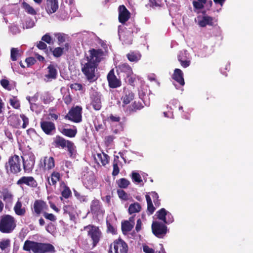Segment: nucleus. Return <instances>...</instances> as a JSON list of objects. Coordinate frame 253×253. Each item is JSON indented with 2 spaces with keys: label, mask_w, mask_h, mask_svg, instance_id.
I'll use <instances>...</instances> for the list:
<instances>
[{
  "label": "nucleus",
  "mask_w": 253,
  "mask_h": 253,
  "mask_svg": "<svg viewBox=\"0 0 253 253\" xmlns=\"http://www.w3.org/2000/svg\"><path fill=\"white\" fill-rule=\"evenodd\" d=\"M89 56L81 61V70L86 79L92 83L98 79L96 72L99 63L103 58L104 52L101 49L92 48L89 50Z\"/></svg>",
  "instance_id": "obj_1"
},
{
  "label": "nucleus",
  "mask_w": 253,
  "mask_h": 253,
  "mask_svg": "<svg viewBox=\"0 0 253 253\" xmlns=\"http://www.w3.org/2000/svg\"><path fill=\"white\" fill-rule=\"evenodd\" d=\"M23 250L25 251H32L33 253H54L55 252L54 246L49 243H39L27 240L25 241Z\"/></svg>",
  "instance_id": "obj_2"
},
{
  "label": "nucleus",
  "mask_w": 253,
  "mask_h": 253,
  "mask_svg": "<svg viewBox=\"0 0 253 253\" xmlns=\"http://www.w3.org/2000/svg\"><path fill=\"white\" fill-rule=\"evenodd\" d=\"M16 226V220L9 214H4L0 217V232L9 234L13 232Z\"/></svg>",
  "instance_id": "obj_3"
},
{
  "label": "nucleus",
  "mask_w": 253,
  "mask_h": 253,
  "mask_svg": "<svg viewBox=\"0 0 253 253\" xmlns=\"http://www.w3.org/2000/svg\"><path fill=\"white\" fill-rule=\"evenodd\" d=\"M5 167L7 173H19L21 170L19 157L16 155L10 157L8 162L5 164Z\"/></svg>",
  "instance_id": "obj_4"
},
{
  "label": "nucleus",
  "mask_w": 253,
  "mask_h": 253,
  "mask_svg": "<svg viewBox=\"0 0 253 253\" xmlns=\"http://www.w3.org/2000/svg\"><path fill=\"white\" fill-rule=\"evenodd\" d=\"M84 229H88L87 236L92 241V247L94 248L99 242L102 237V232L99 227L93 225H88L84 227Z\"/></svg>",
  "instance_id": "obj_5"
},
{
  "label": "nucleus",
  "mask_w": 253,
  "mask_h": 253,
  "mask_svg": "<svg viewBox=\"0 0 253 253\" xmlns=\"http://www.w3.org/2000/svg\"><path fill=\"white\" fill-rule=\"evenodd\" d=\"M127 253L128 246L127 244L122 239L115 240L109 247V253Z\"/></svg>",
  "instance_id": "obj_6"
},
{
  "label": "nucleus",
  "mask_w": 253,
  "mask_h": 253,
  "mask_svg": "<svg viewBox=\"0 0 253 253\" xmlns=\"http://www.w3.org/2000/svg\"><path fill=\"white\" fill-rule=\"evenodd\" d=\"M54 145L56 148L64 149L67 147L69 152L72 155L74 150V144L71 141L66 140L63 137L57 135L53 141Z\"/></svg>",
  "instance_id": "obj_7"
},
{
  "label": "nucleus",
  "mask_w": 253,
  "mask_h": 253,
  "mask_svg": "<svg viewBox=\"0 0 253 253\" xmlns=\"http://www.w3.org/2000/svg\"><path fill=\"white\" fill-rule=\"evenodd\" d=\"M23 161V169L25 172H30L34 168L35 163V156L31 152L23 154L21 157Z\"/></svg>",
  "instance_id": "obj_8"
},
{
  "label": "nucleus",
  "mask_w": 253,
  "mask_h": 253,
  "mask_svg": "<svg viewBox=\"0 0 253 253\" xmlns=\"http://www.w3.org/2000/svg\"><path fill=\"white\" fill-rule=\"evenodd\" d=\"M82 108L79 106L72 107L68 113L65 116V119L74 123H78L82 121Z\"/></svg>",
  "instance_id": "obj_9"
},
{
  "label": "nucleus",
  "mask_w": 253,
  "mask_h": 253,
  "mask_svg": "<svg viewBox=\"0 0 253 253\" xmlns=\"http://www.w3.org/2000/svg\"><path fill=\"white\" fill-rule=\"evenodd\" d=\"M151 227L153 234L159 238H163L168 231L167 226L164 223L157 221L153 222Z\"/></svg>",
  "instance_id": "obj_10"
},
{
  "label": "nucleus",
  "mask_w": 253,
  "mask_h": 253,
  "mask_svg": "<svg viewBox=\"0 0 253 253\" xmlns=\"http://www.w3.org/2000/svg\"><path fill=\"white\" fill-rule=\"evenodd\" d=\"M48 210V206L47 203L42 200H36L33 204L32 211L33 214L39 216L41 214Z\"/></svg>",
  "instance_id": "obj_11"
},
{
  "label": "nucleus",
  "mask_w": 253,
  "mask_h": 253,
  "mask_svg": "<svg viewBox=\"0 0 253 253\" xmlns=\"http://www.w3.org/2000/svg\"><path fill=\"white\" fill-rule=\"evenodd\" d=\"M101 97V93L97 91H93L90 94V105L96 111L100 110L102 107Z\"/></svg>",
  "instance_id": "obj_12"
},
{
  "label": "nucleus",
  "mask_w": 253,
  "mask_h": 253,
  "mask_svg": "<svg viewBox=\"0 0 253 253\" xmlns=\"http://www.w3.org/2000/svg\"><path fill=\"white\" fill-rule=\"evenodd\" d=\"M39 167L44 170H49L55 167V161L52 157L45 156L40 160Z\"/></svg>",
  "instance_id": "obj_13"
},
{
  "label": "nucleus",
  "mask_w": 253,
  "mask_h": 253,
  "mask_svg": "<svg viewBox=\"0 0 253 253\" xmlns=\"http://www.w3.org/2000/svg\"><path fill=\"white\" fill-rule=\"evenodd\" d=\"M107 79L110 88H116L121 86V81L119 79H118L115 75L113 69H111L108 73Z\"/></svg>",
  "instance_id": "obj_14"
},
{
  "label": "nucleus",
  "mask_w": 253,
  "mask_h": 253,
  "mask_svg": "<svg viewBox=\"0 0 253 253\" xmlns=\"http://www.w3.org/2000/svg\"><path fill=\"white\" fill-rule=\"evenodd\" d=\"M40 126L42 130L47 135L53 134L56 130L55 124L50 121H42L40 122Z\"/></svg>",
  "instance_id": "obj_15"
},
{
  "label": "nucleus",
  "mask_w": 253,
  "mask_h": 253,
  "mask_svg": "<svg viewBox=\"0 0 253 253\" xmlns=\"http://www.w3.org/2000/svg\"><path fill=\"white\" fill-rule=\"evenodd\" d=\"M119 21L124 24L130 18V13L124 5H120L118 8Z\"/></svg>",
  "instance_id": "obj_16"
},
{
  "label": "nucleus",
  "mask_w": 253,
  "mask_h": 253,
  "mask_svg": "<svg viewBox=\"0 0 253 253\" xmlns=\"http://www.w3.org/2000/svg\"><path fill=\"white\" fill-rule=\"evenodd\" d=\"M18 185H26L32 188H36L38 183L33 176H22L17 181Z\"/></svg>",
  "instance_id": "obj_17"
},
{
  "label": "nucleus",
  "mask_w": 253,
  "mask_h": 253,
  "mask_svg": "<svg viewBox=\"0 0 253 253\" xmlns=\"http://www.w3.org/2000/svg\"><path fill=\"white\" fill-rule=\"evenodd\" d=\"M58 8V0H46L45 9L48 14L55 13Z\"/></svg>",
  "instance_id": "obj_18"
},
{
  "label": "nucleus",
  "mask_w": 253,
  "mask_h": 253,
  "mask_svg": "<svg viewBox=\"0 0 253 253\" xmlns=\"http://www.w3.org/2000/svg\"><path fill=\"white\" fill-rule=\"evenodd\" d=\"M124 95L122 97V106L125 107V106L130 103L134 98V93L131 90L124 88Z\"/></svg>",
  "instance_id": "obj_19"
},
{
  "label": "nucleus",
  "mask_w": 253,
  "mask_h": 253,
  "mask_svg": "<svg viewBox=\"0 0 253 253\" xmlns=\"http://www.w3.org/2000/svg\"><path fill=\"white\" fill-rule=\"evenodd\" d=\"M144 108V105L140 101H134L130 105L126 107L125 112L128 114H131L138 110Z\"/></svg>",
  "instance_id": "obj_20"
},
{
  "label": "nucleus",
  "mask_w": 253,
  "mask_h": 253,
  "mask_svg": "<svg viewBox=\"0 0 253 253\" xmlns=\"http://www.w3.org/2000/svg\"><path fill=\"white\" fill-rule=\"evenodd\" d=\"M118 71L123 74L125 78H128L132 74V70L131 67L127 63H123L118 66Z\"/></svg>",
  "instance_id": "obj_21"
},
{
  "label": "nucleus",
  "mask_w": 253,
  "mask_h": 253,
  "mask_svg": "<svg viewBox=\"0 0 253 253\" xmlns=\"http://www.w3.org/2000/svg\"><path fill=\"white\" fill-rule=\"evenodd\" d=\"M61 179L60 173L55 170L53 171L49 176L46 178L48 184L50 186H56L58 181Z\"/></svg>",
  "instance_id": "obj_22"
},
{
  "label": "nucleus",
  "mask_w": 253,
  "mask_h": 253,
  "mask_svg": "<svg viewBox=\"0 0 253 253\" xmlns=\"http://www.w3.org/2000/svg\"><path fill=\"white\" fill-rule=\"evenodd\" d=\"M129 29H131L132 30L128 31V32L125 33V34L123 37V41L125 44H130L132 43L133 40V29H137L135 28V25L133 24H132L130 26Z\"/></svg>",
  "instance_id": "obj_23"
},
{
  "label": "nucleus",
  "mask_w": 253,
  "mask_h": 253,
  "mask_svg": "<svg viewBox=\"0 0 253 253\" xmlns=\"http://www.w3.org/2000/svg\"><path fill=\"white\" fill-rule=\"evenodd\" d=\"M172 79L176 81L181 85H184L185 82L183 78V74L179 69H175L172 75Z\"/></svg>",
  "instance_id": "obj_24"
},
{
  "label": "nucleus",
  "mask_w": 253,
  "mask_h": 253,
  "mask_svg": "<svg viewBox=\"0 0 253 253\" xmlns=\"http://www.w3.org/2000/svg\"><path fill=\"white\" fill-rule=\"evenodd\" d=\"M214 18L212 17L204 15L202 18V19L198 22L199 25L201 27H205L207 25L213 26Z\"/></svg>",
  "instance_id": "obj_25"
},
{
  "label": "nucleus",
  "mask_w": 253,
  "mask_h": 253,
  "mask_svg": "<svg viewBox=\"0 0 253 253\" xmlns=\"http://www.w3.org/2000/svg\"><path fill=\"white\" fill-rule=\"evenodd\" d=\"M8 122L12 127L19 128L21 125V120L15 115H11L8 118Z\"/></svg>",
  "instance_id": "obj_26"
},
{
  "label": "nucleus",
  "mask_w": 253,
  "mask_h": 253,
  "mask_svg": "<svg viewBox=\"0 0 253 253\" xmlns=\"http://www.w3.org/2000/svg\"><path fill=\"white\" fill-rule=\"evenodd\" d=\"M15 214L19 216L24 215L26 213V209L22 207V202L18 200L13 208Z\"/></svg>",
  "instance_id": "obj_27"
},
{
  "label": "nucleus",
  "mask_w": 253,
  "mask_h": 253,
  "mask_svg": "<svg viewBox=\"0 0 253 253\" xmlns=\"http://www.w3.org/2000/svg\"><path fill=\"white\" fill-rule=\"evenodd\" d=\"M48 74L45 77L48 79H55L57 78V70L56 66L53 64H50L48 67Z\"/></svg>",
  "instance_id": "obj_28"
},
{
  "label": "nucleus",
  "mask_w": 253,
  "mask_h": 253,
  "mask_svg": "<svg viewBox=\"0 0 253 253\" xmlns=\"http://www.w3.org/2000/svg\"><path fill=\"white\" fill-rule=\"evenodd\" d=\"M126 57L129 61L136 62L140 59L141 55L139 52L130 51Z\"/></svg>",
  "instance_id": "obj_29"
},
{
  "label": "nucleus",
  "mask_w": 253,
  "mask_h": 253,
  "mask_svg": "<svg viewBox=\"0 0 253 253\" xmlns=\"http://www.w3.org/2000/svg\"><path fill=\"white\" fill-rule=\"evenodd\" d=\"M145 198L147 204V211L148 214L151 215L154 212L156 208L153 205L151 197L149 195L146 194L145 195Z\"/></svg>",
  "instance_id": "obj_30"
},
{
  "label": "nucleus",
  "mask_w": 253,
  "mask_h": 253,
  "mask_svg": "<svg viewBox=\"0 0 253 253\" xmlns=\"http://www.w3.org/2000/svg\"><path fill=\"white\" fill-rule=\"evenodd\" d=\"M62 134L69 137H74L77 133V128H64L61 131Z\"/></svg>",
  "instance_id": "obj_31"
},
{
  "label": "nucleus",
  "mask_w": 253,
  "mask_h": 253,
  "mask_svg": "<svg viewBox=\"0 0 253 253\" xmlns=\"http://www.w3.org/2000/svg\"><path fill=\"white\" fill-rule=\"evenodd\" d=\"M18 48L12 47L10 50V59L13 61H16L21 56V53Z\"/></svg>",
  "instance_id": "obj_32"
},
{
  "label": "nucleus",
  "mask_w": 253,
  "mask_h": 253,
  "mask_svg": "<svg viewBox=\"0 0 253 253\" xmlns=\"http://www.w3.org/2000/svg\"><path fill=\"white\" fill-rule=\"evenodd\" d=\"M2 199L5 203H11L13 195L7 189H4L2 192Z\"/></svg>",
  "instance_id": "obj_33"
},
{
  "label": "nucleus",
  "mask_w": 253,
  "mask_h": 253,
  "mask_svg": "<svg viewBox=\"0 0 253 253\" xmlns=\"http://www.w3.org/2000/svg\"><path fill=\"white\" fill-rule=\"evenodd\" d=\"M11 245L9 239H3L0 241V249L2 251H9Z\"/></svg>",
  "instance_id": "obj_34"
},
{
  "label": "nucleus",
  "mask_w": 253,
  "mask_h": 253,
  "mask_svg": "<svg viewBox=\"0 0 253 253\" xmlns=\"http://www.w3.org/2000/svg\"><path fill=\"white\" fill-rule=\"evenodd\" d=\"M141 209V207L140 205L138 203L135 202L129 205L128 210V213L130 214H132L134 213L138 212L140 211Z\"/></svg>",
  "instance_id": "obj_35"
},
{
  "label": "nucleus",
  "mask_w": 253,
  "mask_h": 253,
  "mask_svg": "<svg viewBox=\"0 0 253 253\" xmlns=\"http://www.w3.org/2000/svg\"><path fill=\"white\" fill-rule=\"evenodd\" d=\"M100 209V202L97 199H94L92 201L90 205V210L93 213H96L99 211Z\"/></svg>",
  "instance_id": "obj_36"
},
{
  "label": "nucleus",
  "mask_w": 253,
  "mask_h": 253,
  "mask_svg": "<svg viewBox=\"0 0 253 253\" xmlns=\"http://www.w3.org/2000/svg\"><path fill=\"white\" fill-rule=\"evenodd\" d=\"M97 157L103 166H105L109 163V157L105 153H98L97 154Z\"/></svg>",
  "instance_id": "obj_37"
},
{
  "label": "nucleus",
  "mask_w": 253,
  "mask_h": 253,
  "mask_svg": "<svg viewBox=\"0 0 253 253\" xmlns=\"http://www.w3.org/2000/svg\"><path fill=\"white\" fill-rule=\"evenodd\" d=\"M167 214L168 211H167L165 209L162 208L157 211L156 215H157L158 219L163 221V222H166V215Z\"/></svg>",
  "instance_id": "obj_38"
},
{
  "label": "nucleus",
  "mask_w": 253,
  "mask_h": 253,
  "mask_svg": "<svg viewBox=\"0 0 253 253\" xmlns=\"http://www.w3.org/2000/svg\"><path fill=\"white\" fill-rule=\"evenodd\" d=\"M207 2V0H196L193 1V5L194 10L201 9L204 7V4Z\"/></svg>",
  "instance_id": "obj_39"
},
{
  "label": "nucleus",
  "mask_w": 253,
  "mask_h": 253,
  "mask_svg": "<svg viewBox=\"0 0 253 253\" xmlns=\"http://www.w3.org/2000/svg\"><path fill=\"white\" fill-rule=\"evenodd\" d=\"M133 228V223L130 222L126 220L122 223V229L123 232H129Z\"/></svg>",
  "instance_id": "obj_40"
},
{
  "label": "nucleus",
  "mask_w": 253,
  "mask_h": 253,
  "mask_svg": "<svg viewBox=\"0 0 253 253\" xmlns=\"http://www.w3.org/2000/svg\"><path fill=\"white\" fill-rule=\"evenodd\" d=\"M22 6L23 8L25 10V11L30 14L34 15L37 14V12L36 10L33 8V7H32L31 5H30L27 2L24 1L22 3Z\"/></svg>",
  "instance_id": "obj_41"
},
{
  "label": "nucleus",
  "mask_w": 253,
  "mask_h": 253,
  "mask_svg": "<svg viewBox=\"0 0 253 253\" xmlns=\"http://www.w3.org/2000/svg\"><path fill=\"white\" fill-rule=\"evenodd\" d=\"M0 84L3 88L8 91L11 90L14 88V87L10 84L9 81L7 79H1L0 81Z\"/></svg>",
  "instance_id": "obj_42"
},
{
  "label": "nucleus",
  "mask_w": 253,
  "mask_h": 253,
  "mask_svg": "<svg viewBox=\"0 0 253 253\" xmlns=\"http://www.w3.org/2000/svg\"><path fill=\"white\" fill-rule=\"evenodd\" d=\"M63 190L61 192V195L65 199L69 198L72 195V192L70 188L64 182Z\"/></svg>",
  "instance_id": "obj_43"
},
{
  "label": "nucleus",
  "mask_w": 253,
  "mask_h": 253,
  "mask_svg": "<svg viewBox=\"0 0 253 253\" xmlns=\"http://www.w3.org/2000/svg\"><path fill=\"white\" fill-rule=\"evenodd\" d=\"M117 183L120 188H126L130 184V182L125 178H122L118 180Z\"/></svg>",
  "instance_id": "obj_44"
},
{
  "label": "nucleus",
  "mask_w": 253,
  "mask_h": 253,
  "mask_svg": "<svg viewBox=\"0 0 253 253\" xmlns=\"http://www.w3.org/2000/svg\"><path fill=\"white\" fill-rule=\"evenodd\" d=\"M131 179L133 182L135 183H140L142 182V179L139 173L135 171L131 173Z\"/></svg>",
  "instance_id": "obj_45"
},
{
  "label": "nucleus",
  "mask_w": 253,
  "mask_h": 253,
  "mask_svg": "<svg viewBox=\"0 0 253 253\" xmlns=\"http://www.w3.org/2000/svg\"><path fill=\"white\" fill-rule=\"evenodd\" d=\"M150 194L153 198V202L156 207H159L161 205L160 200L159 199V195L156 192H151Z\"/></svg>",
  "instance_id": "obj_46"
},
{
  "label": "nucleus",
  "mask_w": 253,
  "mask_h": 253,
  "mask_svg": "<svg viewBox=\"0 0 253 253\" xmlns=\"http://www.w3.org/2000/svg\"><path fill=\"white\" fill-rule=\"evenodd\" d=\"M9 103L10 105L15 109H19L20 104L19 100L16 97H12L9 99Z\"/></svg>",
  "instance_id": "obj_47"
},
{
  "label": "nucleus",
  "mask_w": 253,
  "mask_h": 253,
  "mask_svg": "<svg viewBox=\"0 0 253 253\" xmlns=\"http://www.w3.org/2000/svg\"><path fill=\"white\" fill-rule=\"evenodd\" d=\"M64 48L57 47L55 48L52 51L53 55L55 57H60L63 53Z\"/></svg>",
  "instance_id": "obj_48"
},
{
  "label": "nucleus",
  "mask_w": 253,
  "mask_h": 253,
  "mask_svg": "<svg viewBox=\"0 0 253 253\" xmlns=\"http://www.w3.org/2000/svg\"><path fill=\"white\" fill-rule=\"evenodd\" d=\"M42 215L44 216V217L49 220L50 221L54 222L56 220V217L55 215H54L52 213H49L47 212V211H45Z\"/></svg>",
  "instance_id": "obj_49"
},
{
  "label": "nucleus",
  "mask_w": 253,
  "mask_h": 253,
  "mask_svg": "<svg viewBox=\"0 0 253 253\" xmlns=\"http://www.w3.org/2000/svg\"><path fill=\"white\" fill-rule=\"evenodd\" d=\"M113 169L112 174L113 176H116L119 173L120 169L118 167V163L116 161L115 159H114L113 161Z\"/></svg>",
  "instance_id": "obj_50"
},
{
  "label": "nucleus",
  "mask_w": 253,
  "mask_h": 253,
  "mask_svg": "<svg viewBox=\"0 0 253 253\" xmlns=\"http://www.w3.org/2000/svg\"><path fill=\"white\" fill-rule=\"evenodd\" d=\"M117 193H118L119 197L120 199H121L123 200H125V201H126L128 200V195L124 190L118 189L117 190Z\"/></svg>",
  "instance_id": "obj_51"
},
{
  "label": "nucleus",
  "mask_w": 253,
  "mask_h": 253,
  "mask_svg": "<svg viewBox=\"0 0 253 253\" xmlns=\"http://www.w3.org/2000/svg\"><path fill=\"white\" fill-rule=\"evenodd\" d=\"M75 196L81 202H86L87 201V196L81 194L77 191L74 192Z\"/></svg>",
  "instance_id": "obj_52"
},
{
  "label": "nucleus",
  "mask_w": 253,
  "mask_h": 253,
  "mask_svg": "<svg viewBox=\"0 0 253 253\" xmlns=\"http://www.w3.org/2000/svg\"><path fill=\"white\" fill-rule=\"evenodd\" d=\"M106 225L108 232L111 233L113 234L116 233V228L108 220L106 221Z\"/></svg>",
  "instance_id": "obj_53"
},
{
  "label": "nucleus",
  "mask_w": 253,
  "mask_h": 253,
  "mask_svg": "<svg viewBox=\"0 0 253 253\" xmlns=\"http://www.w3.org/2000/svg\"><path fill=\"white\" fill-rule=\"evenodd\" d=\"M115 138V136L113 135H108L106 136L104 139V142L106 145L107 146L110 145V144L113 142Z\"/></svg>",
  "instance_id": "obj_54"
},
{
  "label": "nucleus",
  "mask_w": 253,
  "mask_h": 253,
  "mask_svg": "<svg viewBox=\"0 0 253 253\" xmlns=\"http://www.w3.org/2000/svg\"><path fill=\"white\" fill-rule=\"evenodd\" d=\"M20 117L23 122L22 127L23 128H25L29 124V119L24 114L21 115Z\"/></svg>",
  "instance_id": "obj_55"
},
{
  "label": "nucleus",
  "mask_w": 253,
  "mask_h": 253,
  "mask_svg": "<svg viewBox=\"0 0 253 253\" xmlns=\"http://www.w3.org/2000/svg\"><path fill=\"white\" fill-rule=\"evenodd\" d=\"M25 62L27 63V67H29L34 65L36 63V60L35 58L32 57H29L25 59Z\"/></svg>",
  "instance_id": "obj_56"
},
{
  "label": "nucleus",
  "mask_w": 253,
  "mask_h": 253,
  "mask_svg": "<svg viewBox=\"0 0 253 253\" xmlns=\"http://www.w3.org/2000/svg\"><path fill=\"white\" fill-rule=\"evenodd\" d=\"M70 87L75 90H82L83 89L82 84L79 83L72 84L70 85Z\"/></svg>",
  "instance_id": "obj_57"
},
{
  "label": "nucleus",
  "mask_w": 253,
  "mask_h": 253,
  "mask_svg": "<svg viewBox=\"0 0 253 253\" xmlns=\"http://www.w3.org/2000/svg\"><path fill=\"white\" fill-rule=\"evenodd\" d=\"M58 40V43L59 45H60L63 42H65V37L64 35L61 33H58L56 35Z\"/></svg>",
  "instance_id": "obj_58"
},
{
  "label": "nucleus",
  "mask_w": 253,
  "mask_h": 253,
  "mask_svg": "<svg viewBox=\"0 0 253 253\" xmlns=\"http://www.w3.org/2000/svg\"><path fill=\"white\" fill-rule=\"evenodd\" d=\"M42 40L47 43H50L52 38L49 34H46L42 36Z\"/></svg>",
  "instance_id": "obj_59"
},
{
  "label": "nucleus",
  "mask_w": 253,
  "mask_h": 253,
  "mask_svg": "<svg viewBox=\"0 0 253 253\" xmlns=\"http://www.w3.org/2000/svg\"><path fill=\"white\" fill-rule=\"evenodd\" d=\"M173 221V218L171 214L168 211V214L166 215V222H164L165 223L169 224L172 222Z\"/></svg>",
  "instance_id": "obj_60"
},
{
  "label": "nucleus",
  "mask_w": 253,
  "mask_h": 253,
  "mask_svg": "<svg viewBox=\"0 0 253 253\" xmlns=\"http://www.w3.org/2000/svg\"><path fill=\"white\" fill-rule=\"evenodd\" d=\"M178 61L180 62V64L181 65L184 67V68H186L187 67H188L190 65V61H188V60H182L180 58V57H178Z\"/></svg>",
  "instance_id": "obj_61"
},
{
  "label": "nucleus",
  "mask_w": 253,
  "mask_h": 253,
  "mask_svg": "<svg viewBox=\"0 0 253 253\" xmlns=\"http://www.w3.org/2000/svg\"><path fill=\"white\" fill-rule=\"evenodd\" d=\"M72 97L70 94H68L63 96V100L65 103L67 105L70 104L72 102Z\"/></svg>",
  "instance_id": "obj_62"
},
{
  "label": "nucleus",
  "mask_w": 253,
  "mask_h": 253,
  "mask_svg": "<svg viewBox=\"0 0 253 253\" xmlns=\"http://www.w3.org/2000/svg\"><path fill=\"white\" fill-rule=\"evenodd\" d=\"M37 47L41 50L46 49L47 48V45L44 42L40 41L37 45Z\"/></svg>",
  "instance_id": "obj_63"
},
{
  "label": "nucleus",
  "mask_w": 253,
  "mask_h": 253,
  "mask_svg": "<svg viewBox=\"0 0 253 253\" xmlns=\"http://www.w3.org/2000/svg\"><path fill=\"white\" fill-rule=\"evenodd\" d=\"M108 119L113 122H119L121 120L120 117L114 116L113 114H111Z\"/></svg>",
  "instance_id": "obj_64"
}]
</instances>
